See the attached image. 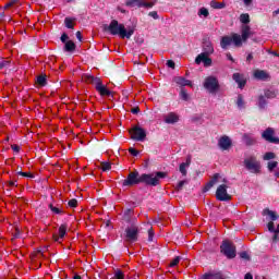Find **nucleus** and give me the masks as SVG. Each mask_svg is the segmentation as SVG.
I'll use <instances>...</instances> for the list:
<instances>
[{
	"label": "nucleus",
	"mask_w": 279,
	"mask_h": 279,
	"mask_svg": "<svg viewBox=\"0 0 279 279\" xmlns=\"http://www.w3.org/2000/svg\"><path fill=\"white\" fill-rule=\"evenodd\" d=\"M233 80L235 81V84H238L239 88L243 89L245 88V84H247V80H245V76L241 73H234Z\"/></svg>",
	"instance_id": "nucleus-16"
},
{
	"label": "nucleus",
	"mask_w": 279,
	"mask_h": 279,
	"mask_svg": "<svg viewBox=\"0 0 279 279\" xmlns=\"http://www.w3.org/2000/svg\"><path fill=\"white\" fill-rule=\"evenodd\" d=\"M236 106L239 108V110H243V108H245V100L243 99V95H238V99H236Z\"/></svg>",
	"instance_id": "nucleus-31"
},
{
	"label": "nucleus",
	"mask_w": 279,
	"mask_h": 279,
	"mask_svg": "<svg viewBox=\"0 0 279 279\" xmlns=\"http://www.w3.org/2000/svg\"><path fill=\"white\" fill-rule=\"evenodd\" d=\"M242 141L247 147H252V145L256 144V138L247 133H244V135L242 136Z\"/></svg>",
	"instance_id": "nucleus-21"
},
{
	"label": "nucleus",
	"mask_w": 279,
	"mask_h": 279,
	"mask_svg": "<svg viewBox=\"0 0 279 279\" xmlns=\"http://www.w3.org/2000/svg\"><path fill=\"white\" fill-rule=\"evenodd\" d=\"M167 66H169V69H175V62L173 60H168Z\"/></svg>",
	"instance_id": "nucleus-57"
},
{
	"label": "nucleus",
	"mask_w": 279,
	"mask_h": 279,
	"mask_svg": "<svg viewBox=\"0 0 279 279\" xmlns=\"http://www.w3.org/2000/svg\"><path fill=\"white\" fill-rule=\"evenodd\" d=\"M64 24H65V27L68 29H73V27H75V25L73 24V19L72 17H65L64 19Z\"/></svg>",
	"instance_id": "nucleus-36"
},
{
	"label": "nucleus",
	"mask_w": 279,
	"mask_h": 279,
	"mask_svg": "<svg viewBox=\"0 0 279 279\" xmlns=\"http://www.w3.org/2000/svg\"><path fill=\"white\" fill-rule=\"evenodd\" d=\"M214 186H215V184L209 181V182L205 185V187L203 189V192H204V193H207V191L210 190V189L214 187Z\"/></svg>",
	"instance_id": "nucleus-50"
},
{
	"label": "nucleus",
	"mask_w": 279,
	"mask_h": 279,
	"mask_svg": "<svg viewBox=\"0 0 279 279\" xmlns=\"http://www.w3.org/2000/svg\"><path fill=\"white\" fill-rule=\"evenodd\" d=\"M252 60H254V54L252 53H248L247 57H246V62H252Z\"/></svg>",
	"instance_id": "nucleus-60"
},
{
	"label": "nucleus",
	"mask_w": 279,
	"mask_h": 279,
	"mask_svg": "<svg viewBox=\"0 0 279 279\" xmlns=\"http://www.w3.org/2000/svg\"><path fill=\"white\" fill-rule=\"evenodd\" d=\"M75 49H77V46L75 45V43L73 40H68L64 44L63 51H65L68 53H73V51H75Z\"/></svg>",
	"instance_id": "nucleus-23"
},
{
	"label": "nucleus",
	"mask_w": 279,
	"mask_h": 279,
	"mask_svg": "<svg viewBox=\"0 0 279 279\" xmlns=\"http://www.w3.org/2000/svg\"><path fill=\"white\" fill-rule=\"evenodd\" d=\"M129 154H131V156L136 157V156H138V154H141V153H140L138 150H136V148L130 147V148H129Z\"/></svg>",
	"instance_id": "nucleus-48"
},
{
	"label": "nucleus",
	"mask_w": 279,
	"mask_h": 279,
	"mask_svg": "<svg viewBox=\"0 0 279 279\" xmlns=\"http://www.w3.org/2000/svg\"><path fill=\"white\" fill-rule=\"evenodd\" d=\"M145 0H128L126 5L129 8H143Z\"/></svg>",
	"instance_id": "nucleus-24"
},
{
	"label": "nucleus",
	"mask_w": 279,
	"mask_h": 279,
	"mask_svg": "<svg viewBox=\"0 0 279 279\" xmlns=\"http://www.w3.org/2000/svg\"><path fill=\"white\" fill-rule=\"evenodd\" d=\"M240 258H242L243 260H252V257H250V254H247V252L245 251L240 253Z\"/></svg>",
	"instance_id": "nucleus-46"
},
{
	"label": "nucleus",
	"mask_w": 279,
	"mask_h": 279,
	"mask_svg": "<svg viewBox=\"0 0 279 279\" xmlns=\"http://www.w3.org/2000/svg\"><path fill=\"white\" fill-rule=\"evenodd\" d=\"M263 216L264 217H267V216L270 217L271 221H278V219H279L278 213H276V211H274L269 208H265L263 210Z\"/></svg>",
	"instance_id": "nucleus-22"
},
{
	"label": "nucleus",
	"mask_w": 279,
	"mask_h": 279,
	"mask_svg": "<svg viewBox=\"0 0 279 279\" xmlns=\"http://www.w3.org/2000/svg\"><path fill=\"white\" fill-rule=\"evenodd\" d=\"M216 199H218V202H230V199H232V196L228 194V185L221 184L217 187Z\"/></svg>",
	"instance_id": "nucleus-12"
},
{
	"label": "nucleus",
	"mask_w": 279,
	"mask_h": 279,
	"mask_svg": "<svg viewBox=\"0 0 279 279\" xmlns=\"http://www.w3.org/2000/svg\"><path fill=\"white\" fill-rule=\"evenodd\" d=\"M180 121V117L175 112H170L165 117V123L173 125Z\"/></svg>",
	"instance_id": "nucleus-17"
},
{
	"label": "nucleus",
	"mask_w": 279,
	"mask_h": 279,
	"mask_svg": "<svg viewBox=\"0 0 279 279\" xmlns=\"http://www.w3.org/2000/svg\"><path fill=\"white\" fill-rule=\"evenodd\" d=\"M186 167H191V156L186 158L185 162H182L179 166V171L184 178L187 174Z\"/></svg>",
	"instance_id": "nucleus-20"
},
{
	"label": "nucleus",
	"mask_w": 279,
	"mask_h": 279,
	"mask_svg": "<svg viewBox=\"0 0 279 279\" xmlns=\"http://www.w3.org/2000/svg\"><path fill=\"white\" fill-rule=\"evenodd\" d=\"M180 260H182V257H180V256L174 257V258L170 262L169 267H177V265L180 264Z\"/></svg>",
	"instance_id": "nucleus-43"
},
{
	"label": "nucleus",
	"mask_w": 279,
	"mask_h": 279,
	"mask_svg": "<svg viewBox=\"0 0 279 279\" xmlns=\"http://www.w3.org/2000/svg\"><path fill=\"white\" fill-rule=\"evenodd\" d=\"M11 149H13L15 154H19V151H21V146H19L17 144H13L11 145Z\"/></svg>",
	"instance_id": "nucleus-55"
},
{
	"label": "nucleus",
	"mask_w": 279,
	"mask_h": 279,
	"mask_svg": "<svg viewBox=\"0 0 279 279\" xmlns=\"http://www.w3.org/2000/svg\"><path fill=\"white\" fill-rule=\"evenodd\" d=\"M267 228L269 232H274L275 234H278V230H276V225H274V221L268 222Z\"/></svg>",
	"instance_id": "nucleus-44"
},
{
	"label": "nucleus",
	"mask_w": 279,
	"mask_h": 279,
	"mask_svg": "<svg viewBox=\"0 0 279 279\" xmlns=\"http://www.w3.org/2000/svg\"><path fill=\"white\" fill-rule=\"evenodd\" d=\"M268 53H269L270 56H274L275 58H279V53L276 52V50H268Z\"/></svg>",
	"instance_id": "nucleus-59"
},
{
	"label": "nucleus",
	"mask_w": 279,
	"mask_h": 279,
	"mask_svg": "<svg viewBox=\"0 0 279 279\" xmlns=\"http://www.w3.org/2000/svg\"><path fill=\"white\" fill-rule=\"evenodd\" d=\"M218 180H219V173H215L209 182H213V184H217Z\"/></svg>",
	"instance_id": "nucleus-56"
},
{
	"label": "nucleus",
	"mask_w": 279,
	"mask_h": 279,
	"mask_svg": "<svg viewBox=\"0 0 279 279\" xmlns=\"http://www.w3.org/2000/svg\"><path fill=\"white\" fill-rule=\"evenodd\" d=\"M278 167V161H269L267 163V169L268 171L271 173L274 171V169H276Z\"/></svg>",
	"instance_id": "nucleus-39"
},
{
	"label": "nucleus",
	"mask_w": 279,
	"mask_h": 279,
	"mask_svg": "<svg viewBox=\"0 0 279 279\" xmlns=\"http://www.w3.org/2000/svg\"><path fill=\"white\" fill-rule=\"evenodd\" d=\"M203 86L205 90L209 93V95H217V93H219V88H221L217 76H207L203 83Z\"/></svg>",
	"instance_id": "nucleus-8"
},
{
	"label": "nucleus",
	"mask_w": 279,
	"mask_h": 279,
	"mask_svg": "<svg viewBox=\"0 0 279 279\" xmlns=\"http://www.w3.org/2000/svg\"><path fill=\"white\" fill-rule=\"evenodd\" d=\"M36 84L41 88L45 87L47 85V75L40 74L39 76H37Z\"/></svg>",
	"instance_id": "nucleus-27"
},
{
	"label": "nucleus",
	"mask_w": 279,
	"mask_h": 279,
	"mask_svg": "<svg viewBox=\"0 0 279 279\" xmlns=\"http://www.w3.org/2000/svg\"><path fill=\"white\" fill-rule=\"evenodd\" d=\"M148 16H151V19H154L155 21H158V19H160V16H158V12L157 11L149 12Z\"/></svg>",
	"instance_id": "nucleus-49"
},
{
	"label": "nucleus",
	"mask_w": 279,
	"mask_h": 279,
	"mask_svg": "<svg viewBox=\"0 0 279 279\" xmlns=\"http://www.w3.org/2000/svg\"><path fill=\"white\" fill-rule=\"evenodd\" d=\"M244 167L251 173H255V175H258V173H260L262 166L260 161L256 158V156H251L244 159Z\"/></svg>",
	"instance_id": "nucleus-9"
},
{
	"label": "nucleus",
	"mask_w": 279,
	"mask_h": 279,
	"mask_svg": "<svg viewBox=\"0 0 279 279\" xmlns=\"http://www.w3.org/2000/svg\"><path fill=\"white\" fill-rule=\"evenodd\" d=\"M141 184V173L138 170L130 172L125 180L122 181V186H134Z\"/></svg>",
	"instance_id": "nucleus-11"
},
{
	"label": "nucleus",
	"mask_w": 279,
	"mask_h": 279,
	"mask_svg": "<svg viewBox=\"0 0 279 279\" xmlns=\"http://www.w3.org/2000/svg\"><path fill=\"white\" fill-rule=\"evenodd\" d=\"M185 183H186V181H179V183L177 184L175 190L177 191H182V189H184Z\"/></svg>",
	"instance_id": "nucleus-52"
},
{
	"label": "nucleus",
	"mask_w": 279,
	"mask_h": 279,
	"mask_svg": "<svg viewBox=\"0 0 279 279\" xmlns=\"http://www.w3.org/2000/svg\"><path fill=\"white\" fill-rule=\"evenodd\" d=\"M210 8H213L214 10H223V8H226V3L225 2H217V1L213 0L210 2Z\"/></svg>",
	"instance_id": "nucleus-28"
},
{
	"label": "nucleus",
	"mask_w": 279,
	"mask_h": 279,
	"mask_svg": "<svg viewBox=\"0 0 279 279\" xmlns=\"http://www.w3.org/2000/svg\"><path fill=\"white\" fill-rule=\"evenodd\" d=\"M218 147H220L222 151L228 150L229 148L232 147V140H230L228 135L221 136L218 141Z\"/></svg>",
	"instance_id": "nucleus-15"
},
{
	"label": "nucleus",
	"mask_w": 279,
	"mask_h": 279,
	"mask_svg": "<svg viewBox=\"0 0 279 279\" xmlns=\"http://www.w3.org/2000/svg\"><path fill=\"white\" fill-rule=\"evenodd\" d=\"M76 38L77 40H80V43H82V32L80 31L76 32Z\"/></svg>",
	"instance_id": "nucleus-62"
},
{
	"label": "nucleus",
	"mask_w": 279,
	"mask_h": 279,
	"mask_svg": "<svg viewBox=\"0 0 279 279\" xmlns=\"http://www.w3.org/2000/svg\"><path fill=\"white\" fill-rule=\"evenodd\" d=\"M66 230H69V226L66 223H62L59 227V234L53 233L52 239L56 243H62L60 240H62L63 236H66Z\"/></svg>",
	"instance_id": "nucleus-14"
},
{
	"label": "nucleus",
	"mask_w": 279,
	"mask_h": 279,
	"mask_svg": "<svg viewBox=\"0 0 279 279\" xmlns=\"http://www.w3.org/2000/svg\"><path fill=\"white\" fill-rule=\"evenodd\" d=\"M101 169L102 171H110V169H112V165L110 163V161H102Z\"/></svg>",
	"instance_id": "nucleus-40"
},
{
	"label": "nucleus",
	"mask_w": 279,
	"mask_h": 279,
	"mask_svg": "<svg viewBox=\"0 0 279 279\" xmlns=\"http://www.w3.org/2000/svg\"><path fill=\"white\" fill-rule=\"evenodd\" d=\"M173 82H175V84H178V86H190L191 88H193V82L186 80L183 76H177L173 78Z\"/></svg>",
	"instance_id": "nucleus-18"
},
{
	"label": "nucleus",
	"mask_w": 279,
	"mask_h": 279,
	"mask_svg": "<svg viewBox=\"0 0 279 279\" xmlns=\"http://www.w3.org/2000/svg\"><path fill=\"white\" fill-rule=\"evenodd\" d=\"M14 3H19V0H11L4 5V10H8L9 8H12Z\"/></svg>",
	"instance_id": "nucleus-51"
},
{
	"label": "nucleus",
	"mask_w": 279,
	"mask_h": 279,
	"mask_svg": "<svg viewBox=\"0 0 279 279\" xmlns=\"http://www.w3.org/2000/svg\"><path fill=\"white\" fill-rule=\"evenodd\" d=\"M215 53V47L213 46V41H210V37H204L203 38V52L199 53L196 59V64L204 63V66H211L213 65V59L208 56H213Z\"/></svg>",
	"instance_id": "nucleus-2"
},
{
	"label": "nucleus",
	"mask_w": 279,
	"mask_h": 279,
	"mask_svg": "<svg viewBox=\"0 0 279 279\" xmlns=\"http://www.w3.org/2000/svg\"><path fill=\"white\" fill-rule=\"evenodd\" d=\"M279 238H278V233H275L272 236V243H278Z\"/></svg>",
	"instance_id": "nucleus-63"
},
{
	"label": "nucleus",
	"mask_w": 279,
	"mask_h": 279,
	"mask_svg": "<svg viewBox=\"0 0 279 279\" xmlns=\"http://www.w3.org/2000/svg\"><path fill=\"white\" fill-rule=\"evenodd\" d=\"M180 99H182V101H189V92H186V88L182 87L181 92L179 94Z\"/></svg>",
	"instance_id": "nucleus-32"
},
{
	"label": "nucleus",
	"mask_w": 279,
	"mask_h": 279,
	"mask_svg": "<svg viewBox=\"0 0 279 279\" xmlns=\"http://www.w3.org/2000/svg\"><path fill=\"white\" fill-rule=\"evenodd\" d=\"M68 206L70 208H77V199L76 198H72L68 202Z\"/></svg>",
	"instance_id": "nucleus-47"
},
{
	"label": "nucleus",
	"mask_w": 279,
	"mask_h": 279,
	"mask_svg": "<svg viewBox=\"0 0 279 279\" xmlns=\"http://www.w3.org/2000/svg\"><path fill=\"white\" fill-rule=\"evenodd\" d=\"M154 241V229L148 230V243Z\"/></svg>",
	"instance_id": "nucleus-53"
},
{
	"label": "nucleus",
	"mask_w": 279,
	"mask_h": 279,
	"mask_svg": "<svg viewBox=\"0 0 279 279\" xmlns=\"http://www.w3.org/2000/svg\"><path fill=\"white\" fill-rule=\"evenodd\" d=\"M104 32L111 34V36H120L122 39L126 38L130 40L132 36H134L135 29L132 26L125 28L124 24L119 23L117 20H112L109 25H104Z\"/></svg>",
	"instance_id": "nucleus-1"
},
{
	"label": "nucleus",
	"mask_w": 279,
	"mask_h": 279,
	"mask_svg": "<svg viewBox=\"0 0 279 279\" xmlns=\"http://www.w3.org/2000/svg\"><path fill=\"white\" fill-rule=\"evenodd\" d=\"M276 158V153L268 151L264 155V160H274Z\"/></svg>",
	"instance_id": "nucleus-42"
},
{
	"label": "nucleus",
	"mask_w": 279,
	"mask_h": 279,
	"mask_svg": "<svg viewBox=\"0 0 279 279\" xmlns=\"http://www.w3.org/2000/svg\"><path fill=\"white\" fill-rule=\"evenodd\" d=\"M140 232L141 230L138 229L136 220H133L132 223L125 228L124 234L122 235L124 243H136Z\"/></svg>",
	"instance_id": "nucleus-5"
},
{
	"label": "nucleus",
	"mask_w": 279,
	"mask_h": 279,
	"mask_svg": "<svg viewBox=\"0 0 279 279\" xmlns=\"http://www.w3.org/2000/svg\"><path fill=\"white\" fill-rule=\"evenodd\" d=\"M210 12H208V9L206 8H201L198 11V16H204L205 19H207V16H209Z\"/></svg>",
	"instance_id": "nucleus-41"
},
{
	"label": "nucleus",
	"mask_w": 279,
	"mask_h": 279,
	"mask_svg": "<svg viewBox=\"0 0 279 279\" xmlns=\"http://www.w3.org/2000/svg\"><path fill=\"white\" fill-rule=\"evenodd\" d=\"M220 253L229 260H232V258H236V245L230 240H223L220 245Z\"/></svg>",
	"instance_id": "nucleus-6"
},
{
	"label": "nucleus",
	"mask_w": 279,
	"mask_h": 279,
	"mask_svg": "<svg viewBox=\"0 0 279 279\" xmlns=\"http://www.w3.org/2000/svg\"><path fill=\"white\" fill-rule=\"evenodd\" d=\"M113 278L114 279H125V272H123V270H121V269H117V270H114Z\"/></svg>",
	"instance_id": "nucleus-35"
},
{
	"label": "nucleus",
	"mask_w": 279,
	"mask_h": 279,
	"mask_svg": "<svg viewBox=\"0 0 279 279\" xmlns=\"http://www.w3.org/2000/svg\"><path fill=\"white\" fill-rule=\"evenodd\" d=\"M48 208L53 213L54 215H64V211L60 209L59 207L53 206V204H49Z\"/></svg>",
	"instance_id": "nucleus-33"
},
{
	"label": "nucleus",
	"mask_w": 279,
	"mask_h": 279,
	"mask_svg": "<svg viewBox=\"0 0 279 279\" xmlns=\"http://www.w3.org/2000/svg\"><path fill=\"white\" fill-rule=\"evenodd\" d=\"M83 82H86L87 84H93V86H95V89L97 90V93H99L101 97H110V95H112V93L108 88H106V86L101 82V78L99 77H95L90 74H84Z\"/></svg>",
	"instance_id": "nucleus-3"
},
{
	"label": "nucleus",
	"mask_w": 279,
	"mask_h": 279,
	"mask_svg": "<svg viewBox=\"0 0 279 279\" xmlns=\"http://www.w3.org/2000/svg\"><path fill=\"white\" fill-rule=\"evenodd\" d=\"M250 26L248 25H244L242 26V36L241 37V43H245L247 40V38H250Z\"/></svg>",
	"instance_id": "nucleus-25"
},
{
	"label": "nucleus",
	"mask_w": 279,
	"mask_h": 279,
	"mask_svg": "<svg viewBox=\"0 0 279 279\" xmlns=\"http://www.w3.org/2000/svg\"><path fill=\"white\" fill-rule=\"evenodd\" d=\"M254 77L256 80H265L267 77V72L263 71V70H256L254 72Z\"/></svg>",
	"instance_id": "nucleus-29"
},
{
	"label": "nucleus",
	"mask_w": 279,
	"mask_h": 279,
	"mask_svg": "<svg viewBox=\"0 0 279 279\" xmlns=\"http://www.w3.org/2000/svg\"><path fill=\"white\" fill-rule=\"evenodd\" d=\"M264 97L266 99H276V92H271V90H265L264 92Z\"/></svg>",
	"instance_id": "nucleus-38"
},
{
	"label": "nucleus",
	"mask_w": 279,
	"mask_h": 279,
	"mask_svg": "<svg viewBox=\"0 0 279 279\" xmlns=\"http://www.w3.org/2000/svg\"><path fill=\"white\" fill-rule=\"evenodd\" d=\"M129 134L132 141H136L137 143H143L145 138H147V131L138 125L133 126Z\"/></svg>",
	"instance_id": "nucleus-10"
},
{
	"label": "nucleus",
	"mask_w": 279,
	"mask_h": 279,
	"mask_svg": "<svg viewBox=\"0 0 279 279\" xmlns=\"http://www.w3.org/2000/svg\"><path fill=\"white\" fill-rule=\"evenodd\" d=\"M167 178V172L158 171L154 173H143L141 174V184H145L146 186H158L160 184V180Z\"/></svg>",
	"instance_id": "nucleus-4"
},
{
	"label": "nucleus",
	"mask_w": 279,
	"mask_h": 279,
	"mask_svg": "<svg viewBox=\"0 0 279 279\" xmlns=\"http://www.w3.org/2000/svg\"><path fill=\"white\" fill-rule=\"evenodd\" d=\"M203 279H223L221 272H206L203 275Z\"/></svg>",
	"instance_id": "nucleus-26"
},
{
	"label": "nucleus",
	"mask_w": 279,
	"mask_h": 279,
	"mask_svg": "<svg viewBox=\"0 0 279 279\" xmlns=\"http://www.w3.org/2000/svg\"><path fill=\"white\" fill-rule=\"evenodd\" d=\"M234 45V47H243V43H241V35L233 33L231 36H223L220 40L221 49H228L230 45Z\"/></svg>",
	"instance_id": "nucleus-7"
},
{
	"label": "nucleus",
	"mask_w": 279,
	"mask_h": 279,
	"mask_svg": "<svg viewBox=\"0 0 279 279\" xmlns=\"http://www.w3.org/2000/svg\"><path fill=\"white\" fill-rule=\"evenodd\" d=\"M132 114H138V112H141V108L140 107H134L131 109Z\"/></svg>",
	"instance_id": "nucleus-58"
},
{
	"label": "nucleus",
	"mask_w": 279,
	"mask_h": 279,
	"mask_svg": "<svg viewBox=\"0 0 279 279\" xmlns=\"http://www.w3.org/2000/svg\"><path fill=\"white\" fill-rule=\"evenodd\" d=\"M262 138H264V141H266L267 143L279 145V137H276V131L274 130V128H267L262 133Z\"/></svg>",
	"instance_id": "nucleus-13"
},
{
	"label": "nucleus",
	"mask_w": 279,
	"mask_h": 279,
	"mask_svg": "<svg viewBox=\"0 0 279 279\" xmlns=\"http://www.w3.org/2000/svg\"><path fill=\"white\" fill-rule=\"evenodd\" d=\"M244 279H254V276H252L251 272H247V274L244 276Z\"/></svg>",
	"instance_id": "nucleus-64"
},
{
	"label": "nucleus",
	"mask_w": 279,
	"mask_h": 279,
	"mask_svg": "<svg viewBox=\"0 0 279 279\" xmlns=\"http://www.w3.org/2000/svg\"><path fill=\"white\" fill-rule=\"evenodd\" d=\"M10 66V60L0 57V71Z\"/></svg>",
	"instance_id": "nucleus-37"
},
{
	"label": "nucleus",
	"mask_w": 279,
	"mask_h": 279,
	"mask_svg": "<svg viewBox=\"0 0 279 279\" xmlns=\"http://www.w3.org/2000/svg\"><path fill=\"white\" fill-rule=\"evenodd\" d=\"M258 108L260 110H265V108H267V99L263 95L258 97Z\"/></svg>",
	"instance_id": "nucleus-30"
},
{
	"label": "nucleus",
	"mask_w": 279,
	"mask_h": 279,
	"mask_svg": "<svg viewBox=\"0 0 279 279\" xmlns=\"http://www.w3.org/2000/svg\"><path fill=\"white\" fill-rule=\"evenodd\" d=\"M240 23H243V25L250 24V14L248 13H242L240 15Z\"/></svg>",
	"instance_id": "nucleus-34"
},
{
	"label": "nucleus",
	"mask_w": 279,
	"mask_h": 279,
	"mask_svg": "<svg viewBox=\"0 0 279 279\" xmlns=\"http://www.w3.org/2000/svg\"><path fill=\"white\" fill-rule=\"evenodd\" d=\"M134 215V209L132 208H128L123 211V216H122V219L123 221H125V223H131L133 221H136V219H132V216Z\"/></svg>",
	"instance_id": "nucleus-19"
},
{
	"label": "nucleus",
	"mask_w": 279,
	"mask_h": 279,
	"mask_svg": "<svg viewBox=\"0 0 279 279\" xmlns=\"http://www.w3.org/2000/svg\"><path fill=\"white\" fill-rule=\"evenodd\" d=\"M17 175H22V178H34L32 172H23L21 170H17Z\"/></svg>",
	"instance_id": "nucleus-45"
},
{
	"label": "nucleus",
	"mask_w": 279,
	"mask_h": 279,
	"mask_svg": "<svg viewBox=\"0 0 279 279\" xmlns=\"http://www.w3.org/2000/svg\"><path fill=\"white\" fill-rule=\"evenodd\" d=\"M69 39V35L66 33H63L60 37L61 43H63V45H65V43H68L66 40Z\"/></svg>",
	"instance_id": "nucleus-54"
},
{
	"label": "nucleus",
	"mask_w": 279,
	"mask_h": 279,
	"mask_svg": "<svg viewBox=\"0 0 279 279\" xmlns=\"http://www.w3.org/2000/svg\"><path fill=\"white\" fill-rule=\"evenodd\" d=\"M154 5V2H145L143 4V8H151Z\"/></svg>",
	"instance_id": "nucleus-61"
}]
</instances>
